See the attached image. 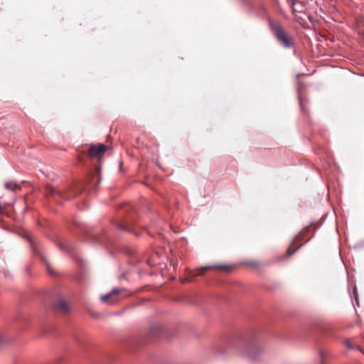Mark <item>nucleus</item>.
Masks as SVG:
<instances>
[{
  "instance_id": "1",
  "label": "nucleus",
  "mask_w": 364,
  "mask_h": 364,
  "mask_svg": "<svg viewBox=\"0 0 364 364\" xmlns=\"http://www.w3.org/2000/svg\"><path fill=\"white\" fill-rule=\"evenodd\" d=\"M235 265L232 264H215L213 265L203 267L201 268L198 269L196 271H193L189 273L188 277L182 280V282H191L194 279V278L197 276L203 275L206 271L210 269H218L224 272L229 273L232 272L235 269Z\"/></svg>"
},
{
  "instance_id": "2",
  "label": "nucleus",
  "mask_w": 364,
  "mask_h": 364,
  "mask_svg": "<svg viewBox=\"0 0 364 364\" xmlns=\"http://www.w3.org/2000/svg\"><path fill=\"white\" fill-rule=\"evenodd\" d=\"M272 31L277 41L285 48H290L293 43L291 39L286 34L284 29L277 24L271 25Z\"/></svg>"
},
{
  "instance_id": "3",
  "label": "nucleus",
  "mask_w": 364,
  "mask_h": 364,
  "mask_svg": "<svg viewBox=\"0 0 364 364\" xmlns=\"http://www.w3.org/2000/svg\"><path fill=\"white\" fill-rule=\"evenodd\" d=\"M53 309L61 314H67L70 309L69 304L63 298H58L53 302Z\"/></svg>"
},
{
  "instance_id": "4",
  "label": "nucleus",
  "mask_w": 364,
  "mask_h": 364,
  "mask_svg": "<svg viewBox=\"0 0 364 364\" xmlns=\"http://www.w3.org/2000/svg\"><path fill=\"white\" fill-rule=\"evenodd\" d=\"M107 146L102 144L92 145L87 150V154L90 157H100L107 150Z\"/></svg>"
},
{
  "instance_id": "5",
  "label": "nucleus",
  "mask_w": 364,
  "mask_h": 364,
  "mask_svg": "<svg viewBox=\"0 0 364 364\" xmlns=\"http://www.w3.org/2000/svg\"><path fill=\"white\" fill-rule=\"evenodd\" d=\"M122 291H123V289H115L112 290L110 293L102 296L101 300L104 303H109V302L114 303V301H111V299L113 296L119 294Z\"/></svg>"
},
{
  "instance_id": "6",
  "label": "nucleus",
  "mask_w": 364,
  "mask_h": 364,
  "mask_svg": "<svg viewBox=\"0 0 364 364\" xmlns=\"http://www.w3.org/2000/svg\"><path fill=\"white\" fill-rule=\"evenodd\" d=\"M293 13H302L304 10V4L296 0H289Z\"/></svg>"
},
{
  "instance_id": "7",
  "label": "nucleus",
  "mask_w": 364,
  "mask_h": 364,
  "mask_svg": "<svg viewBox=\"0 0 364 364\" xmlns=\"http://www.w3.org/2000/svg\"><path fill=\"white\" fill-rule=\"evenodd\" d=\"M46 191L48 196H53L55 199H57V197L62 196V193L55 190L52 186L48 185L46 188Z\"/></svg>"
},
{
  "instance_id": "8",
  "label": "nucleus",
  "mask_w": 364,
  "mask_h": 364,
  "mask_svg": "<svg viewBox=\"0 0 364 364\" xmlns=\"http://www.w3.org/2000/svg\"><path fill=\"white\" fill-rule=\"evenodd\" d=\"M311 229V226H307L304 228L301 232L296 236L295 240H300L302 239L303 236H304L307 232H309Z\"/></svg>"
},
{
  "instance_id": "9",
  "label": "nucleus",
  "mask_w": 364,
  "mask_h": 364,
  "mask_svg": "<svg viewBox=\"0 0 364 364\" xmlns=\"http://www.w3.org/2000/svg\"><path fill=\"white\" fill-rule=\"evenodd\" d=\"M5 188L8 190L14 191L15 189L19 188V186L11 181L6 182L4 185Z\"/></svg>"
},
{
  "instance_id": "10",
  "label": "nucleus",
  "mask_w": 364,
  "mask_h": 364,
  "mask_svg": "<svg viewBox=\"0 0 364 364\" xmlns=\"http://www.w3.org/2000/svg\"><path fill=\"white\" fill-rule=\"evenodd\" d=\"M293 245V244H291V245L287 249V257H290L291 255H292L294 252H296L297 251V250L299 248H300V247L302 245H299L298 247H296V248L294 249H291V246Z\"/></svg>"
},
{
  "instance_id": "11",
  "label": "nucleus",
  "mask_w": 364,
  "mask_h": 364,
  "mask_svg": "<svg viewBox=\"0 0 364 364\" xmlns=\"http://www.w3.org/2000/svg\"><path fill=\"white\" fill-rule=\"evenodd\" d=\"M46 269H47V271L50 274V275H56V272L53 269V268L52 267L51 264H49L48 262H46Z\"/></svg>"
},
{
  "instance_id": "12",
  "label": "nucleus",
  "mask_w": 364,
  "mask_h": 364,
  "mask_svg": "<svg viewBox=\"0 0 364 364\" xmlns=\"http://www.w3.org/2000/svg\"><path fill=\"white\" fill-rule=\"evenodd\" d=\"M6 341V339L4 334L0 333V347H1Z\"/></svg>"
},
{
  "instance_id": "13",
  "label": "nucleus",
  "mask_w": 364,
  "mask_h": 364,
  "mask_svg": "<svg viewBox=\"0 0 364 364\" xmlns=\"http://www.w3.org/2000/svg\"><path fill=\"white\" fill-rule=\"evenodd\" d=\"M345 345L349 349H353L354 348L353 344L351 343V342L349 340L345 341Z\"/></svg>"
},
{
  "instance_id": "14",
  "label": "nucleus",
  "mask_w": 364,
  "mask_h": 364,
  "mask_svg": "<svg viewBox=\"0 0 364 364\" xmlns=\"http://www.w3.org/2000/svg\"><path fill=\"white\" fill-rule=\"evenodd\" d=\"M249 265L250 266H252V267H257L258 266V262H256V261H251L248 263Z\"/></svg>"
},
{
  "instance_id": "15",
  "label": "nucleus",
  "mask_w": 364,
  "mask_h": 364,
  "mask_svg": "<svg viewBox=\"0 0 364 364\" xmlns=\"http://www.w3.org/2000/svg\"><path fill=\"white\" fill-rule=\"evenodd\" d=\"M319 355H320L321 360V364H323V360L325 356V353L323 351H321Z\"/></svg>"
},
{
  "instance_id": "16",
  "label": "nucleus",
  "mask_w": 364,
  "mask_h": 364,
  "mask_svg": "<svg viewBox=\"0 0 364 364\" xmlns=\"http://www.w3.org/2000/svg\"><path fill=\"white\" fill-rule=\"evenodd\" d=\"M3 207L1 206V205L0 204V214L1 213V212L3 211Z\"/></svg>"
},
{
  "instance_id": "17",
  "label": "nucleus",
  "mask_w": 364,
  "mask_h": 364,
  "mask_svg": "<svg viewBox=\"0 0 364 364\" xmlns=\"http://www.w3.org/2000/svg\"><path fill=\"white\" fill-rule=\"evenodd\" d=\"M154 328H155L156 329H157V330H158V329H159V327H157V326H155Z\"/></svg>"
}]
</instances>
